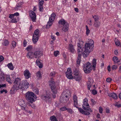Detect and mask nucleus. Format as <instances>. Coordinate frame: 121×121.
Here are the masks:
<instances>
[{
    "label": "nucleus",
    "mask_w": 121,
    "mask_h": 121,
    "mask_svg": "<svg viewBox=\"0 0 121 121\" xmlns=\"http://www.w3.org/2000/svg\"><path fill=\"white\" fill-rule=\"evenodd\" d=\"M39 30L37 29L35 31L33 36L32 40L34 43H35L38 41L39 37Z\"/></svg>",
    "instance_id": "7"
},
{
    "label": "nucleus",
    "mask_w": 121,
    "mask_h": 121,
    "mask_svg": "<svg viewBox=\"0 0 121 121\" xmlns=\"http://www.w3.org/2000/svg\"><path fill=\"white\" fill-rule=\"evenodd\" d=\"M17 22L16 18H14L12 19L11 21V22L12 23H15Z\"/></svg>",
    "instance_id": "45"
},
{
    "label": "nucleus",
    "mask_w": 121,
    "mask_h": 121,
    "mask_svg": "<svg viewBox=\"0 0 121 121\" xmlns=\"http://www.w3.org/2000/svg\"><path fill=\"white\" fill-rule=\"evenodd\" d=\"M6 80L8 82V83L10 84L12 83L13 82L12 81L11 79L10 78L9 76H8L6 77Z\"/></svg>",
    "instance_id": "29"
},
{
    "label": "nucleus",
    "mask_w": 121,
    "mask_h": 121,
    "mask_svg": "<svg viewBox=\"0 0 121 121\" xmlns=\"http://www.w3.org/2000/svg\"><path fill=\"white\" fill-rule=\"evenodd\" d=\"M64 98H60V100L61 102H62L64 101Z\"/></svg>",
    "instance_id": "61"
},
{
    "label": "nucleus",
    "mask_w": 121,
    "mask_h": 121,
    "mask_svg": "<svg viewBox=\"0 0 121 121\" xmlns=\"http://www.w3.org/2000/svg\"><path fill=\"white\" fill-rule=\"evenodd\" d=\"M59 53V52L57 51H55L54 52V55L55 56H56Z\"/></svg>",
    "instance_id": "53"
},
{
    "label": "nucleus",
    "mask_w": 121,
    "mask_h": 121,
    "mask_svg": "<svg viewBox=\"0 0 121 121\" xmlns=\"http://www.w3.org/2000/svg\"><path fill=\"white\" fill-rule=\"evenodd\" d=\"M50 82L49 85L50 86L52 92L53 93H56L57 91V88L56 87L55 82L51 81H50Z\"/></svg>",
    "instance_id": "8"
},
{
    "label": "nucleus",
    "mask_w": 121,
    "mask_h": 121,
    "mask_svg": "<svg viewBox=\"0 0 121 121\" xmlns=\"http://www.w3.org/2000/svg\"><path fill=\"white\" fill-rule=\"evenodd\" d=\"M100 24V23L98 21L95 22H94V26L96 28H99Z\"/></svg>",
    "instance_id": "20"
},
{
    "label": "nucleus",
    "mask_w": 121,
    "mask_h": 121,
    "mask_svg": "<svg viewBox=\"0 0 121 121\" xmlns=\"http://www.w3.org/2000/svg\"><path fill=\"white\" fill-rule=\"evenodd\" d=\"M86 34L87 35H88V34L90 33V30L88 28V27L86 25Z\"/></svg>",
    "instance_id": "39"
},
{
    "label": "nucleus",
    "mask_w": 121,
    "mask_h": 121,
    "mask_svg": "<svg viewBox=\"0 0 121 121\" xmlns=\"http://www.w3.org/2000/svg\"><path fill=\"white\" fill-rule=\"evenodd\" d=\"M34 53L32 52H29L27 54V57L30 59H31L32 58V56L34 55Z\"/></svg>",
    "instance_id": "21"
},
{
    "label": "nucleus",
    "mask_w": 121,
    "mask_h": 121,
    "mask_svg": "<svg viewBox=\"0 0 121 121\" xmlns=\"http://www.w3.org/2000/svg\"><path fill=\"white\" fill-rule=\"evenodd\" d=\"M67 77L69 79H73V76L72 75V73L70 68H68L65 73Z\"/></svg>",
    "instance_id": "9"
},
{
    "label": "nucleus",
    "mask_w": 121,
    "mask_h": 121,
    "mask_svg": "<svg viewBox=\"0 0 121 121\" xmlns=\"http://www.w3.org/2000/svg\"><path fill=\"white\" fill-rule=\"evenodd\" d=\"M18 104L20 105L22 107V109L25 110L26 111V108L25 106H25L24 105L25 103L23 100H20L18 102Z\"/></svg>",
    "instance_id": "17"
},
{
    "label": "nucleus",
    "mask_w": 121,
    "mask_h": 121,
    "mask_svg": "<svg viewBox=\"0 0 121 121\" xmlns=\"http://www.w3.org/2000/svg\"><path fill=\"white\" fill-rule=\"evenodd\" d=\"M99 113H102L103 111V108L101 107H99Z\"/></svg>",
    "instance_id": "47"
},
{
    "label": "nucleus",
    "mask_w": 121,
    "mask_h": 121,
    "mask_svg": "<svg viewBox=\"0 0 121 121\" xmlns=\"http://www.w3.org/2000/svg\"><path fill=\"white\" fill-rule=\"evenodd\" d=\"M33 91L36 94H38L39 93V89L37 88H34L33 89Z\"/></svg>",
    "instance_id": "36"
},
{
    "label": "nucleus",
    "mask_w": 121,
    "mask_h": 121,
    "mask_svg": "<svg viewBox=\"0 0 121 121\" xmlns=\"http://www.w3.org/2000/svg\"><path fill=\"white\" fill-rule=\"evenodd\" d=\"M4 58L3 56H0V62H1L4 60Z\"/></svg>",
    "instance_id": "55"
},
{
    "label": "nucleus",
    "mask_w": 121,
    "mask_h": 121,
    "mask_svg": "<svg viewBox=\"0 0 121 121\" xmlns=\"http://www.w3.org/2000/svg\"><path fill=\"white\" fill-rule=\"evenodd\" d=\"M99 19L98 16L95 15V17L94 19L95 22L98 21Z\"/></svg>",
    "instance_id": "49"
},
{
    "label": "nucleus",
    "mask_w": 121,
    "mask_h": 121,
    "mask_svg": "<svg viewBox=\"0 0 121 121\" xmlns=\"http://www.w3.org/2000/svg\"><path fill=\"white\" fill-rule=\"evenodd\" d=\"M4 92H5V93H6L7 92V90L4 89H3V90H1L0 91V92L1 94L2 93Z\"/></svg>",
    "instance_id": "57"
},
{
    "label": "nucleus",
    "mask_w": 121,
    "mask_h": 121,
    "mask_svg": "<svg viewBox=\"0 0 121 121\" xmlns=\"http://www.w3.org/2000/svg\"><path fill=\"white\" fill-rule=\"evenodd\" d=\"M56 73L55 72H52L50 73L49 76L50 77H54Z\"/></svg>",
    "instance_id": "34"
},
{
    "label": "nucleus",
    "mask_w": 121,
    "mask_h": 121,
    "mask_svg": "<svg viewBox=\"0 0 121 121\" xmlns=\"http://www.w3.org/2000/svg\"><path fill=\"white\" fill-rule=\"evenodd\" d=\"M59 23L62 25V30L64 32H65L69 30V24L65 21L63 19H61L58 22Z\"/></svg>",
    "instance_id": "4"
},
{
    "label": "nucleus",
    "mask_w": 121,
    "mask_h": 121,
    "mask_svg": "<svg viewBox=\"0 0 121 121\" xmlns=\"http://www.w3.org/2000/svg\"><path fill=\"white\" fill-rule=\"evenodd\" d=\"M106 112V113H109L110 112V110L108 108H106L105 109Z\"/></svg>",
    "instance_id": "60"
},
{
    "label": "nucleus",
    "mask_w": 121,
    "mask_h": 121,
    "mask_svg": "<svg viewBox=\"0 0 121 121\" xmlns=\"http://www.w3.org/2000/svg\"><path fill=\"white\" fill-rule=\"evenodd\" d=\"M74 107H76L77 108H78V107L77 106L78 105V100H74Z\"/></svg>",
    "instance_id": "40"
},
{
    "label": "nucleus",
    "mask_w": 121,
    "mask_h": 121,
    "mask_svg": "<svg viewBox=\"0 0 121 121\" xmlns=\"http://www.w3.org/2000/svg\"><path fill=\"white\" fill-rule=\"evenodd\" d=\"M73 101H74V100H78L77 97L76 95H74L73 96Z\"/></svg>",
    "instance_id": "52"
},
{
    "label": "nucleus",
    "mask_w": 121,
    "mask_h": 121,
    "mask_svg": "<svg viewBox=\"0 0 121 121\" xmlns=\"http://www.w3.org/2000/svg\"><path fill=\"white\" fill-rule=\"evenodd\" d=\"M29 15L32 20L33 22L35 21L36 17V15L35 13L33 11H30L29 13Z\"/></svg>",
    "instance_id": "11"
},
{
    "label": "nucleus",
    "mask_w": 121,
    "mask_h": 121,
    "mask_svg": "<svg viewBox=\"0 0 121 121\" xmlns=\"http://www.w3.org/2000/svg\"><path fill=\"white\" fill-rule=\"evenodd\" d=\"M91 101L92 102L93 105H94L96 104V102L93 99H91Z\"/></svg>",
    "instance_id": "58"
},
{
    "label": "nucleus",
    "mask_w": 121,
    "mask_h": 121,
    "mask_svg": "<svg viewBox=\"0 0 121 121\" xmlns=\"http://www.w3.org/2000/svg\"><path fill=\"white\" fill-rule=\"evenodd\" d=\"M56 16L55 13H53L51 15V17H49V19L53 21L55 19Z\"/></svg>",
    "instance_id": "24"
},
{
    "label": "nucleus",
    "mask_w": 121,
    "mask_h": 121,
    "mask_svg": "<svg viewBox=\"0 0 121 121\" xmlns=\"http://www.w3.org/2000/svg\"><path fill=\"white\" fill-rule=\"evenodd\" d=\"M93 82V81L91 77H89L88 78V81L87 84V88L88 90H90V87L92 86Z\"/></svg>",
    "instance_id": "13"
},
{
    "label": "nucleus",
    "mask_w": 121,
    "mask_h": 121,
    "mask_svg": "<svg viewBox=\"0 0 121 121\" xmlns=\"http://www.w3.org/2000/svg\"><path fill=\"white\" fill-rule=\"evenodd\" d=\"M112 80V79L110 78H107L106 80V81L108 82H110Z\"/></svg>",
    "instance_id": "51"
},
{
    "label": "nucleus",
    "mask_w": 121,
    "mask_h": 121,
    "mask_svg": "<svg viewBox=\"0 0 121 121\" xmlns=\"http://www.w3.org/2000/svg\"><path fill=\"white\" fill-rule=\"evenodd\" d=\"M115 44L118 46L119 47L121 46V44L120 43L119 41L117 39V40L115 42Z\"/></svg>",
    "instance_id": "33"
},
{
    "label": "nucleus",
    "mask_w": 121,
    "mask_h": 121,
    "mask_svg": "<svg viewBox=\"0 0 121 121\" xmlns=\"http://www.w3.org/2000/svg\"><path fill=\"white\" fill-rule=\"evenodd\" d=\"M13 87L10 90L11 93L13 94L15 90H18L19 88L22 89L27 88L29 86L28 82L26 80L21 82V79L18 78H16L13 82Z\"/></svg>",
    "instance_id": "2"
},
{
    "label": "nucleus",
    "mask_w": 121,
    "mask_h": 121,
    "mask_svg": "<svg viewBox=\"0 0 121 121\" xmlns=\"http://www.w3.org/2000/svg\"><path fill=\"white\" fill-rule=\"evenodd\" d=\"M36 63L37 65L39 66V68H41L42 67L43 65L40 62L39 60L37 59L36 60Z\"/></svg>",
    "instance_id": "28"
},
{
    "label": "nucleus",
    "mask_w": 121,
    "mask_h": 121,
    "mask_svg": "<svg viewBox=\"0 0 121 121\" xmlns=\"http://www.w3.org/2000/svg\"><path fill=\"white\" fill-rule=\"evenodd\" d=\"M117 68V65H113L112 67V69L113 70H116Z\"/></svg>",
    "instance_id": "48"
},
{
    "label": "nucleus",
    "mask_w": 121,
    "mask_h": 121,
    "mask_svg": "<svg viewBox=\"0 0 121 121\" xmlns=\"http://www.w3.org/2000/svg\"><path fill=\"white\" fill-rule=\"evenodd\" d=\"M78 108L79 111L82 114L86 115H89L90 114V112L86 110V111H84L82 108Z\"/></svg>",
    "instance_id": "16"
},
{
    "label": "nucleus",
    "mask_w": 121,
    "mask_h": 121,
    "mask_svg": "<svg viewBox=\"0 0 121 121\" xmlns=\"http://www.w3.org/2000/svg\"><path fill=\"white\" fill-rule=\"evenodd\" d=\"M53 22V21L49 19V21L48 22V23L46 26V28H49L52 24V22Z\"/></svg>",
    "instance_id": "22"
},
{
    "label": "nucleus",
    "mask_w": 121,
    "mask_h": 121,
    "mask_svg": "<svg viewBox=\"0 0 121 121\" xmlns=\"http://www.w3.org/2000/svg\"><path fill=\"white\" fill-rule=\"evenodd\" d=\"M69 49L70 52H73L74 50V49L73 45L71 43L69 45Z\"/></svg>",
    "instance_id": "23"
},
{
    "label": "nucleus",
    "mask_w": 121,
    "mask_h": 121,
    "mask_svg": "<svg viewBox=\"0 0 121 121\" xmlns=\"http://www.w3.org/2000/svg\"><path fill=\"white\" fill-rule=\"evenodd\" d=\"M82 106V108L84 110H87L90 112H92V110L90 108L89 105L88 103V99L87 98H85L83 100Z\"/></svg>",
    "instance_id": "6"
},
{
    "label": "nucleus",
    "mask_w": 121,
    "mask_h": 121,
    "mask_svg": "<svg viewBox=\"0 0 121 121\" xmlns=\"http://www.w3.org/2000/svg\"><path fill=\"white\" fill-rule=\"evenodd\" d=\"M9 44V41L7 39H5L4 41L3 45L4 46H6Z\"/></svg>",
    "instance_id": "35"
},
{
    "label": "nucleus",
    "mask_w": 121,
    "mask_h": 121,
    "mask_svg": "<svg viewBox=\"0 0 121 121\" xmlns=\"http://www.w3.org/2000/svg\"><path fill=\"white\" fill-rule=\"evenodd\" d=\"M34 54L35 56V58L39 59L41 56L43 55V54L42 52L41 51H38L35 52L34 53Z\"/></svg>",
    "instance_id": "10"
},
{
    "label": "nucleus",
    "mask_w": 121,
    "mask_h": 121,
    "mask_svg": "<svg viewBox=\"0 0 121 121\" xmlns=\"http://www.w3.org/2000/svg\"><path fill=\"white\" fill-rule=\"evenodd\" d=\"M67 108L65 107H64L60 108V109L62 111H65L67 109Z\"/></svg>",
    "instance_id": "44"
},
{
    "label": "nucleus",
    "mask_w": 121,
    "mask_h": 121,
    "mask_svg": "<svg viewBox=\"0 0 121 121\" xmlns=\"http://www.w3.org/2000/svg\"><path fill=\"white\" fill-rule=\"evenodd\" d=\"M7 66L11 70H13V69L14 67L12 63H9L7 65Z\"/></svg>",
    "instance_id": "30"
},
{
    "label": "nucleus",
    "mask_w": 121,
    "mask_h": 121,
    "mask_svg": "<svg viewBox=\"0 0 121 121\" xmlns=\"http://www.w3.org/2000/svg\"><path fill=\"white\" fill-rule=\"evenodd\" d=\"M94 42L92 40H90V41L88 43H86L85 44V47L84 48V51H83V48H82L81 46L80 43H78L77 45L78 49H79L80 53L83 54V56L84 58L87 57L88 55L90 52L92 51L93 47H94Z\"/></svg>",
    "instance_id": "1"
},
{
    "label": "nucleus",
    "mask_w": 121,
    "mask_h": 121,
    "mask_svg": "<svg viewBox=\"0 0 121 121\" xmlns=\"http://www.w3.org/2000/svg\"><path fill=\"white\" fill-rule=\"evenodd\" d=\"M66 91H64L62 93V95H65V97L66 98H67L68 97V96H69L68 95H66V93H67V92Z\"/></svg>",
    "instance_id": "41"
},
{
    "label": "nucleus",
    "mask_w": 121,
    "mask_h": 121,
    "mask_svg": "<svg viewBox=\"0 0 121 121\" xmlns=\"http://www.w3.org/2000/svg\"><path fill=\"white\" fill-rule=\"evenodd\" d=\"M6 86V84H0V88L1 87H5Z\"/></svg>",
    "instance_id": "59"
},
{
    "label": "nucleus",
    "mask_w": 121,
    "mask_h": 121,
    "mask_svg": "<svg viewBox=\"0 0 121 121\" xmlns=\"http://www.w3.org/2000/svg\"><path fill=\"white\" fill-rule=\"evenodd\" d=\"M73 77H74V76H75L77 75H78L80 73H79V71L78 69L75 68L73 70Z\"/></svg>",
    "instance_id": "18"
},
{
    "label": "nucleus",
    "mask_w": 121,
    "mask_h": 121,
    "mask_svg": "<svg viewBox=\"0 0 121 121\" xmlns=\"http://www.w3.org/2000/svg\"><path fill=\"white\" fill-rule=\"evenodd\" d=\"M23 43V46L24 47H25L26 46V45L27 44V42L25 39H24V40Z\"/></svg>",
    "instance_id": "54"
},
{
    "label": "nucleus",
    "mask_w": 121,
    "mask_h": 121,
    "mask_svg": "<svg viewBox=\"0 0 121 121\" xmlns=\"http://www.w3.org/2000/svg\"><path fill=\"white\" fill-rule=\"evenodd\" d=\"M67 111L69 113L71 114H72L73 112V110L70 108H67Z\"/></svg>",
    "instance_id": "42"
},
{
    "label": "nucleus",
    "mask_w": 121,
    "mask_h": 121,
    "mask_svg": "<svg viewBox=\"0 0 121 121\" xmlns=\"http://www.w3.org/2000/svg\"><path fill=\"white\" fill-rule=\"evenodd\" d=\"M92 93L93 94L95 95L97 93V92L96 90H92Z\"/></svg>",
    "instance_id": "50"
},
{
    "label": "nucleus",
    "mask_w": 121,
    "mask_h": 121,
    "mask_svg": "<svg viewBox=\"0 0 121 121\" xmlns=\"http://www.w3.org/2000/svg\"><path fill=\"white\" fill-rule=\"evenodd\" d=\"M9 17L11 19H12L13 18H14V16L13 14H9Z\"/></svg>",
    "instance_id": "56"
},
{
    "label": "nucleus",
    "mask_w": 121,
    "mask_h": 121,
    "mask_svg": "<svg viewBox=\"0 0 121 121\" xmlns=\"http://www.w3.org/2000/svg\"><path fill=\"white\" fill-rule=\"evenodd\" d=\"M113 61L115 62H119V60L117 61L118 60V57L116 56H114L113 57Z\"/></svg>",
    "instance_id": "32"
},
{
    "label": "nucleus",
    "mask_w": 121,
    "mask_h": 121,
    "mask_svg": "<svg viewBox=\"0 0 121 121\" xmlns=\"http://www.w3.org/2000/svg\"><path fill=\"white\" fill-rule=\"evenodd\" d=\"M115 105L118 108L121 107V104H120L118 102H117L115 104Z\"/></svg>",
    "instance_id": "43"
},
{
    "label": "nucleus",
    "mask_w": 121,
    "mask_h": 121,
    "mask_svg": "<svg viewBox=\"0 0 121 121\" xmlns=\"http://www.w3.org/2000/svg\"><path fill=\"white\" fill-rule=\"evenodd\" d=\"M36 75L38 79H39L41 78V75L40 72V71H38Z\"/></svg>",
    "instance_id": "37"
},
{
    "label": "nucleus",
    "mask_w": 121,
    "mask_h": 121,
    "mask_svg": "<svg viewBox=\"0 0 121 121\" xmlns=\"http://www.w3.org/2000/svg\"><path fill=\"white\" fill-rule=\"evenodd\" d=\"M5 79V78L4 73L1 72L0 74V81H4Z\"/></svg>",
    "instance_id": "26"
},
{
    "label": "nucleus",
    "mask_w": 121,
    "mask_h": 121,
    "mask_svg": "<svg viewBox=\"0 0 121 121\" xmlns=\"http://www.w3.org/2000/svg\"><path fill=\"white\" fill-rule=\"evenodd\" d=\"M118 52V50H116L114 51V53L116 55H117Z\"/></svg>",
    "instance_id": "64"
},
{
    "label": "nucleus",
    "mask_w": 121,
    "mask_h": 121,
    "mask_svg": "<svg viewBox=\"0 0 121 121\" xmlns=\"http://www.w3.org/2000/svg\"><path fill=\"white\" fill-rule=\"evenodd\" d=\"M26 98L28 102L32 103L37 98L36 95L32 92L28 91L26 94Z\"/></svg>",
    "instance_id": "3"
},
{
    "label": "nucleus",
    "mask_w": 121,
    "mask_h": 121,
    "mask_svg": "<svg viewBox=\"0 0 121 121\" xmlns=\"http://www.w3.org/2000/svg\"><path fill=\"white\" fill-rule=\"evenodd\" d=\"M78 56L77 60V64L79 65L81 61V53H80V51L79 49H78Z\"/></svg>",
    "instance_id": "15"
},
{
    "label": "nucleus",
    "mask_w": 121,
    "mask_h": 121,
    "mask_svg": "<svg viewBox=\"0 0 121 121\" xmlns=\"http://www.w3.org/2000/svg\"><path fill=\"white\" fill-rule=\"evenodd\" d=\"M82 78V76L80 74L78 75L75 76L73 77V78H74L76 81H80L81 79Z\"/></svg>",
    "instance_id": "19"
},
{
    "label": "nucleus",
    "mask_w": 121,
    "mask_h": 121,
    "mask_svg": "<svg viewBox=\"0 0 121 121\" xmlns=\"http://www.w3.org/2000/svg\"><path fill=\"white\" fill-rule=\"evenodd\" d=\"M96 60L95 59H93V61L92 62V66L94 68H93L94 70H95V67L96 64Z\"/></svg>",
    "instance_id": "25"
},
{
    "label": "nucleus",
    "mask_w": 121,
    "mask_h": 121,
    "mask_svg": "<svg viewBox=\"0 0 121 121\" xmlns=\"http://www.w3.org/2000/svg\"><path fill=\"white\" fill-rule=\"evenodd\" d=\"M83 70L85 73H90L92 69V66L91 63L87 62L84 65Z\"/></svg>",
    "instance_id": "5"
},
{
    "label": "nucleus",
    "mask_w": 121,
    "mask_h": 121,
    "mask_svg": "<svg viewBox=\"0 0 121 121\" xmlns=\"http://www.w3.org/2000/svg\"><path fill=\"white\" fill-rule=\"evenodd\" d=\"M107 69L110 72L111 71L110 66V65H108L107 67Z\"/></svg>",
    "instance_id": "62"
},
{
    "label": "nucleus",
    "mask_w": 121,
    "mask_h": 121,
    "mask_svg": "<svg viewBox=\"0 0 121 121\" xmlns=\"http://www.w3.org/2000/svg\"><path fill=\"white\" fill-rule=\"evenodd\" d=\"M111 95L112 97L115 99H117L118 97L117 94L114 92L111 93Z\"/></svg>",
    "instance_id": "27"
},
{
    "label": "nucleus",
    "mask_w": 121,
    "mask_h": 121,
    "mask_svg": "<svg viewBox=\"0 0 121 121\" xmlns=\"http://www.w3.org/2000/svg\"><path fill=\"white\" fill-rule=\"evenodd\" d=\"M12 44L13 47V48H15L16 47V42L14 41H12Z\"/></svg>",
    "instance_id": "46"
},
{
    "label": "nucleus",
    "mask_w": 121,
    "mask_h": 121,
    "mask_svg": "<svg viewBox=\"0 0 121 121\" xmlns=\"http://www.w3.org/2000/svg\"><path fill=\"white\" fill-rule=\"evenodd\" d=\"M23 73L26 79H28L31 77V74L28 69L26 70Z\"/></svg>",
    "instance_id": "14"
},
{
    "label": "nucleus",
    "mask_w": 121,
    "mask_h": 121,
    "mask_svg": "<svg viewBox=\"0 0 121 121\" xmlns=\"http://www.w3.org/2000/svg\"><path fill=\"white\" fill-rule=\"evenodd\" d=\"M14 16H18L19 15V14L17 12H16L13 14Z\"/></svg>",
    "instance_id": "63"
},
{
    "label": "nucleus",
    "mask_w": 121,
    "mask_h": 121,
    "mask_svg": "<svg viewBox=\"0 0 121 121\" xmlns=\"http://www.w3.org/2000/svg\"><path fill=\"white\" fill-rule=\"evenodd\" d=\"M32 49V46L31 45H29L26 48V50L28 51H30Z\"/></svg>",
    "instance_id": "38"
},
{
    "label": "nucleus",
    "mask_w": 121,
    "mask_h": 121,
    "mask_svg": "<svg viewBox=\"0 0 121 121\" xmlns=\"http://www.w3.org/2000/svg\"><path fill=\"white\" fill-rule=\"evenodd\" d=\"M50 118L51 121H58V120L55 116H53L51 117Z\"/></svg>",
    "instance_id": "31"
},
{
    "label": "nucleus",
    "mask_w": 121,
    "mask_h": 121,
    "mask_svg": "<svg viewBox=\"0 0 121 121\" xmlns=\"http://www.w3.org/2000/svg\"><path fill=\"white\" fill-rule=\"evenodd\" d=\"M41 98L42 99L46 101L49 102L51 100V98L49 96V95L47 94L46 95H42Z\"/></svg>",
    "instance_id": "12"
}]
</instances>
